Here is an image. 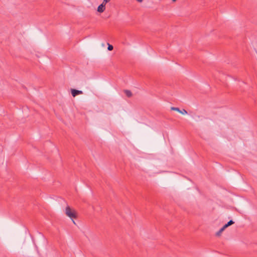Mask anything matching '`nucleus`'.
<instances>
[{"instance_id": "0eeeda50", "label": "nucleus", "mask_w": 257, "mask_h": 257, "mask_svg": "<svg viewBox=\"0 0 257 257\" xmlns=\"http://www.w3.org/2000/svg\"><path fill=\"white\" fill-rule=\"evenodd\" d=\"M179 112H180L183 114L187 113V111L184 109H183L182 110H180V111Z\"/></svg>"}, {"instance_id": "f257e3e1", "label": "nucleus", "mask_w": 257, "mask_h": 257, "mask_svg": "<svg viewBox=\"0 0 257 257\" xmlns=\"http://www.w3.org/2000/svg\"><path fill=\"white\" fill-rule=\"evenodd\" d=\"M65 213L66 215L70 217L72 220L73 218H77V213L75 211L67 206L65 208Z\"/></svg>"}, {"instance_id": "6e6552de", "label": "nucleus", "mask_w": 257, "mask_h": 257, "mask_svg": "<svg viewBox=\"0 0 257 257\" xmlns=\"http://www.w3.org/2000/svg\"><path fill=\"white\" fill-rule=\"evenodd\" d=\"M171 109L173 110L177 111L178 112H179L180 110L179 108H178V107H171Z\"/></svg>"}, {"instance_id": "9d476101", "label": "nucleus", "mask_w": 257, "mask_h": 257, "mask_svg": "<svg viewBox=\"0 0 257 257\" xmlns=\"http://www.w3.org/2000/svg\"><path fill=\"white\" fill-rule=\"evenodd\" d=\"M110 0H103V2L104 4H106L108 3Z\"/></svg>"}, {"instance_id": "9b49d317", "label": "nucleus", "mask_w": 257, "mask_h": 257, "mask_svg": "<svg viewBox=\"0 0 257 257\" xmlns=\"http://www.w3.org/2000/svg\"><path fill=\"white\" fill-rule=\"evenodd\" d=\"M138 2L141 3L143 0H137Z\"/></svg>"}, {"instance_id": "39448f33", "label": "nucleus", "mask_w": 257, "mask_h": 257, "mask_svg": "<svg viewBox=\"0 0 257 257\" xmlns=\"http://www.w3.org/2000/svg\"><path fill=\"white\" fill-rule=\"evenodd\" d=\"M124 92L128 97H131L133 95L132 92L130 90H124Z\"/></svg>"}, {"instance_id": "f8f14e48", "label": "nucleus", "mask_w": 257, "mask_h": 257, "mask_svg": "<svg viewBox=\"0 0 257 257\" xmlns=\"http://www.w3.org/2000/svg\"><path fill=\"white\" fill-rule=\"evenodd\" d=\"M172 1H173V2H175L176 1V0H172Z\"/></svg>"}, {"instance_id": "f03ea898", "label": "nucleus", "mask_w": 257, "mask_h": 257, "mask_svg": "<svg viewBox=\"0 0 257 257\" xmlns=\"http://www.w3.org/2000/svg\"><path fill=\"white\" fill-rule=\"evenodd\" d=\"M71 94L73 97H75L76 96L83 94V92L81 90H78L75 89H71Z\"/></svg>"}, {"instance_id": "423d86ee", "label": "nucleus", "mask_w": 257, "mask_h": 257, "mask_svg": "<svg viewBox=\"0 0 257 257\" xmlns=\"http://www.w3.org/2000/svg\"><path fill=\"white\" fill-rule=\"evenodd\" d=\"M234 222L233 220H230L227 223H226L224 225V226L225 227V228H226L227 227H228L230 225H231L232 224H234Z\"/></svg>"}, {"instance_id": "7ed1b4c3", "label": "nucleus", "mask_w": 257, "mask_h": 257, "mask_svg": "<svg viewBox=\"0 0 257 257\" xmlns=\"http://www.w3.org/2000/svg\"><path fill=\"white\" fill-rule=\"evenodd\" d=\"M105 5L103 3L100 4L97 8V12L99 13H102L105 9Z\"/></svg>"}, {"instance_id": "1a4fd4ad", "label": "nucleus", "mask_w": 257, "mask_h": 257, "mask_svg": "<svg viewBox=\"0 0 257 257\" xmlns=\"http://www.w3.org/2000/svg\"><path fill=\"white\" fill-rule=\"evenodd\" d=\"M107 49L109 51H111L113 50V47L112 45L108 44Z\"/></svg>"}, {"instance_id": "20e7f679", "label": "nucleus", "mask_w": 257, "mask_h": 257, "mask_svg": "<svg viewBox=\"0 0 257 257\" xmlns=\"http://www.w3.org/2000/svg\"><path fill=\"white\" fill-rule=\"evenodd\" d=\"M225 229V227L223 226L222 228H221L216 233V235L219 236L221 235L222 232Z\"/></svg>"}]
</instances>
